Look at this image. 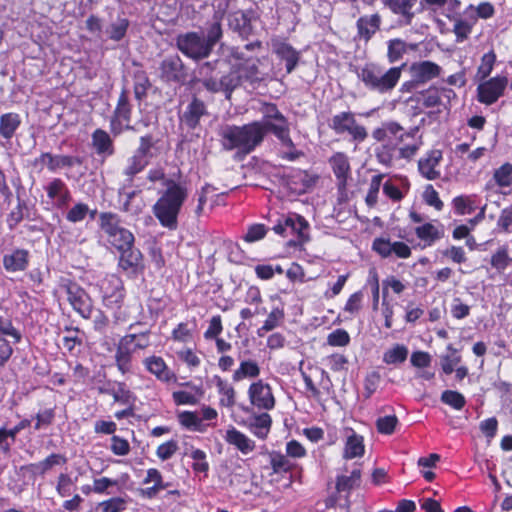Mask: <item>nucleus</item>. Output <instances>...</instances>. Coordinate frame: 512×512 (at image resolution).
<instances>
[{"label":"nucleus","mask_w":512,"mask_h":512,"mask_svg":"<svg viewBox=\"0 0 512 512\" xmlns=\"http://www.w3.org/2000/svg\"><path fill=\"white\" fill-rule=\"evenodd\" d=\"M165 190L153 206V213L163 227L175 230L178 227V215L188 197V188L182 182L168 179Z\"/></svg>","instance_id":"1"},{"label":"nucleus","mask_w":512,"mask_h":512,"mask_svg":"<svg viewBox=\"0 0 512 512\" xmlns=\"http://www.w3.org/2000/svg\"><path fill=\"white\" fill-rule=\"evenodd\" d=\"M219 136L224 150H237L242 155L251 153L265 137L260 124L254 122L243 126H222Z\"/></svg>","instance_id":"2"},{"label":"nucleus","mask_w":512,"mask_h":512,"mask_svg":"<svg viewBox=\"0 0 512 512\" xmlns=\"http://www.w3.org/2000/svg\"><path fill=\"white\" fill-rule=\"evenodd\" d=\"M153 136L147 134L139 139V146L128 156L123 164L122 174L129 183H132L135 176L141 173L150 163L151 159L156 157L157 148Z\"/></svg>","instance_id":"3"},{"label":"nucleus","mask_w":512,"mask_h":512,"mask_svg":"<svg viewBox=\"0 0 512 512\" xmlns=\"http://www.w3.org/2000/svg\"><path fill=\"white\" fill-rule=\"evenodd\" d=\"M401 71L402 67H392L383 72L378 66L367 64L360 70L358 77L369 90L386 93L396 86L401 77Z\"/></svg>","instance_id":"4"},{"label":"nucleus","mask_w":512,"mask_h":512,"mask_svg":"<svg viewBox=\"0 0 512 512\" xmlns=\"http://www.w3.org/2000/svg\"><path fill=\"white\" fill-rule=\"evenodd\" d=\"M263 118L261 121H254L260 124L264 135L272 132L283 145L292 147L293 142L289 135V125L283 114L274 104H265L262 108Z\"/></svg>","instance_id":"5"},{"label":"nucleus","mask_w":512,"mask_h":512,"mask_svg":"<svg viewBox=\"0 0 512 512\" xmlns=\"http://www.w3.org/2000/svg\"><path fill=\"white\" fill-rule=\"evenodd\" d=\"M275 233L287 237L293 235L296 238L288 241L289 246H301L309 240V224L304 217L298 214H289L279 219L273 227Z\"/></svg>","instance_id":"6"},{"label":"nucleus","mask_w":512,"mask_h":512,"mask_svg":"<svg viewBox=\"0 0 512 512\" xmlns=\"http://www.w3.org/2000/svg\"><path fill=\"white\" fill-rule=\"evenodd\" d=\"M175 41L178 50L194 61L208 58L212 53L211 48L205 42L203 34L198 32L179 34Z\"/></svg>","instance_id":"7"},{"label":"nucleus","mask_w":512,"mask_h":512,"mask_svg":"<svg viewBox=\"0 0 512 512\" xmlns=\"http://www.w3.org/2000/svg\"><path fill=\"white\" fill-rule=\"evenodd\" d=\"M330 127L337 133H349L356 141L362 142L367 138L366 129L358 125L355 116L351 112H341L333 116Z\"/></svg>","instance_id":"8"},{"label":"nucleus","mask_w":512,"mask_h":512,"mask_svg":"<svg viewBox=\"0 0 512 512\" xmlns=\"http://www.w3.org/2000/svg\"><path fill=\"white\" fill-rule=\"evenodd\" d=\"M160 77L166 82L182 83L187 77V72L182 59L178 55H169L160 63Z\"/></svg>","instance_id":"9"},{"label":"nucleus","mask_w":512,"mask_h":512,"mask_svg":"<svg viewBox=\"0 0 512 512\" xmlns=\"http://www.w3.org/2000/svg\"><path fill=\"white\" fill-rule=\"evenodd\" d=\"M67 299L73 309L82 317L88 318L91 312V300L88 294L76 283L68 282L63 285Z\"/></svg>","instance_id":"10"},{"label":"nucleus","mask_w":512,"mask_h":512,"mask_svg":"<svg viewBox=\"0 0 512 512\" xmlns=\"http://www.w3.org/2000/svg\"><path fill=\"white\" fill-rule=\"evenodd\" d=\"M506 84L507 80L500 77L492 78L480 84L477 88L478 100L487 105L493 104L503 94Z\"/></svg>","instance_id":"11"},{"label":"nucleus","mask_w":512,"mask_h":512,"mask_svg":"<svg viewBox=\"0 0 512 512\" xmlns=\"http://www.w3.org/2000/svg\"><path fill=\"white\" fill-rule=\"evenodd\" d=\"M136 339L135 334H129L122 337L117 345L115 353L116 366L122 374L131 369V358L134 349L131 347Z\"/></svg>","instance_id":"12"},{"label":"nucleus","mask_w":512,"mask_h":512,"mask_svg":"<svg viewBox=\"0 0 512 512\" xmlns=\"http://www.w3.org/2000/svg\"><path fill=\"white\" fill-rule=\"evenodd\" d=\"M119 252V267L128 275L135 276L143 271V257L138 249L131 246Z\"/></svg>","instance_id":"13"},{"label":"nucleus","mask_w":512,"mask_h":512,"mask_svg":"<svg viewBox=\"0 0 512 512\" xmlns=\"http://www.w3.org/2000/svg\"><path fill=\"white\" fill-rule=\"evenodd\" d=\"M422 103L425 107L431 108L436 106H444L450 103L451 99L456 97L455 92L449 88H435L429 89L420 93Z\"/></svg>","instance_id":"14"},{"label":"nucleus","mask_w":512,"mask_h":512,"mask_svg":"<svg viewBox=\"0 0 512 512\" xmlns=\"http://www.w3.org/2000/svg\"><path fill=\"white\" fill-rule=\"evenodd\" d=\"M249 397L251 403L262 409H272L275 404L274 397L269 385L262 381L253 383L249 388Z\"/></svg>","instance_id":"15"},{"label":"nucleus","mask_w":512,"mask_h":512,"mask_svg":"<svg viewBox=\"0 0 512 512\" xmlns=\"http://www.w3.org/2000/svg\"><path fill=\"white\" fill-rule=\"evenodd\" d=\"M412 78L418 84L426 83L440 75L441 67L431 61L415 62L410 66Z\"/></svg>","instance_id":"16"},{"label":"nucleus","mask_w":512,"mask_h":512,"mask_svg":"<svg viewBox=\"0 0 512 512\" xmlns=\"http://www.w3.org/2000/svg\"><path fill=\"white\" fill-rule=\"evenodd\" d=\"M381 17L375 13L372 15L361 16L357 22V36L360 40L368 42L372 36L380 29Z\"/></svg>","instance_id":"17"},{"label":"nucleus","mask_w":512,"mask_h":512,"mask_svg":"<svg viewBox=\"0 0 512 512\" xmlns=\"http://www.w3.org/2000/svg\"><path fill=\"white\" fill-rule=\"evenodd\" d=\"M442 159L440 150L430 151L425 158H421L418 162L419 172L428 180H435L440 177V172L436 170Z\"/></svg>","instance_id":"18"},{"label":"nucleus","mask_w":512,"mask_h":512,"mask_svg":"<svg viewBox=\"0 0 512 512\" xmlns=\"http://www.w3.org/2000/svg\"><path fill=\"white\" fill-rule=\"evenodd\" d=\"M206 114L207 111L205 104L202 101L195 98L187 106L186 110L181 116V121L187 128L196 129L199 126L201 117Z\"/></svg>","instance_id":"19"},{"label":"nucleus","mask_w":512,"mask_h":512,"mask_svg":"<svg viewBox=\"0 0 512 512\" xmlns=\"http://www.w3.org/2000/svg\"><path fill=\"white\" fill-rule=\"evenodd\" d=\"M146 369L162 382H170L175 379V374L167 367L161 357L151 356L144 360Z\"/></svg>","instance_id":"20"},{"label":"nucleus","mask_w":512,"mask_h":512,"mask_svg":"<svg viewBox=\"0 0 512 512\" xmlns=\"http://www.w3.org/2000/svg\"><path fill=\"white\" fill-rule=\"evenodd\" d=\"M224 438L228 444L235 446L242 454H249L256 447L255 442L252 439L237 430L235 427H230L226 431Z\"/></svg>","instance_id":"21"},{"label":"nucleus","mask_w":512,"mask_h":512,"mask_svg":"<svg viewBox=\"0 0 512 512\" xmlns=\"http://www.w3.org/2000/svg\"><path fill=\"white\" fill-rule=\"evenodd\" d=\"M273 51L281 60L286 62V71L291 73L298 64L299 52L290 44L281 41L273 44Z\"/></svg>","instance_id":"22"},{"label":"nucleus","mask_w":512,"mask_h":512,"mask_svg":"<svg viewBox=\"0 0 512 512\" xmlns=\"http://www.w3.org/2000/svg\"><path fill=\"white\" fill-rule=\"evenodd\" d=\"M229 26L243 38H248L254 32L251 17L242 11L229 15Z\"/></svg>","instance_id":"23"},{"label":"nucleus","mask_w":512,"mask_h":512,"mask_svg":"<svg viewBox=\"0 0 512 512\" xmlns=\"http://www.w3.org/2000/svg\"><path fill=\"white\" fill-rule=\"evenodd\" d=\"M37 161L46 164L50 171H56L63 167H71L75 163L80 164V160L72 156L56 155L50 153H42Z\"/></svg>","instance_id":"24"},{"label":"nucleus","mask_w":512,"mask_h":512,"mask_svg":"<svg viewBox=\"0 0 512 512\" xmlns=\"http://www.w3.org/2000/svg\"><path fill=\"white\" fill-rule=\"evenodd\" d=\"M3 265L7 271H23L28 265V251L23 249L15 250L12 254L5 255Z\"/></svg>","instance_id":"25"},{"label":"nucleus","mask_w":512,"mask_h":512,"mask_svg":"<svg viewBox=\"0 0 512 512\" xmlns=\"http://www.w3.org/2000/svg\"><path fill=\"white\" fill-rule=\"evenodd\" d=\"M329 163L333 172L342 185H345L348 174L350 172V164L346 154L342 152L335 153L330 159Z\"/></svg>","instance_id":"26"},{"label":"nucleus","mask_w":512,"mask_h":512,"mask_svg":"<svg viewBox=\"0 0 512 512\" xmlns=\"http://www.w3.org/2000/svg\"><path fill=\"white\" fill-rule=\"evenodd\" d=\"M92 143L98 154L110 156L114 153L113 141L110 135L102 129H96L93 132Z\"/></svg>","instance_id":"27"},{"label":"nucleus","mask_w":512,"mask_h":512,"mask_svg":"<svg viewBox=\"0 0 512 512\" xmlns=\"http://www.w3.org/2000/svg\"><path fill=\"white\" fill-rule=\"evenodd\" d=\"M363 454V437L351 430V434L347 436L343 457L345 459H353L356 457H361Z\"/></svg>","instance_id":"28"},{"label":"nucleus","mask_w":512,"mask_h":512,"mask_svg":"<svg viewBox=\"0 0 512 512\" xmlns=\"http://www.w3.org/2000/svg\"><path fill=\"white\" fill-rule=\"evenodd\" d=\"M45 189L48 197L57 199L60 205H65L70 199V192L61 179H53Z\"/></svg>","instance_id":"29"},{"label":"nucleus","mask_w":512,"mask_h":512,"mask_svg":"<svg viewBox=\"0 0 512 512\" xmlns=\"http://www.w3.org/2000/svg\"><path fill=\"white\" fill-rule=\"evenodd\" d=\"M361 481V470L360 469H354L351 472V475H340L336 478V492L342 493L346 492L349 494L354 488L360 486Z\"/></svg>","instance_id":"30"},{"label":"nucleus","mask_w":512,"mask_h":512,"mask_svg":"<svg viewBox=\"0 0 512 512\" xmlns=\"http://www.w3.org/2000/svg\"><path fill=\"white\" fill-rule=\"evenodd\" d=\"M417 0H386V5L395 14H400L405 18L406 24H410L414 13L411 11L416 5Z\"/></svg>","instance_id":"31"},{"label":"nucleus","mask_w":512,"mask_h":512,"mask_svg":"<svg viewBox=\"0 0 512 512\" xmlns=\"http://www.w3.org/2000/svg\"><path fill=\"white\" fill-rule=\"evenodd\" d=\"M99 225L108 238L117 233L118 229L122 228L119 215L112 212L100 213Z\"/></svg>","instance_id":"32"},{"label":"nucleus","mask_w":512,"mask_h":512,"mask_svg":"<svg viewBox=\"0 0 512 512\" xmlns=\"http://www.w3.org/2000/svg\"><path fill=\"white\" fill-rule=\"evenodd\" d=\"M21 121L16 113H6L0 117V135L5 139H10L19 127Z\"/></svg>","instance_id":"33"},{"label":"nucleus","mask_w":512,"mask_h":512,"mask_svg":"<svg viewBox=\"0 0 512 512\" xmlns=\"http://www.w3.org/2000/svg\"><path fill=\"white\" fill-rule=\"evenodd\" d=\"M129 27V20L127 18L118 17L111 22L105 29V33L113 41H120L126 35Z\"/></svg>","instance_id":"34"},{"label":"nucleus","mask_w":512,"mask_h":512,"mask_svg":"<svg viewBox=\"0 0 512 512\" xmlns=\"http://www.w3.org/2000/svg\"><path fill=\"white\" fill-rule=\"evenodd\" d=\"M108 241L118 250L122 251L131 248L134 243L133 234L126 228L118 229L117 233L108 238Z\"/></svg>","instance_id":"35"},{"label":"nucleus","mask_w":512,"mask_h":512,"mask_svg":"<svg viewBox=\"0 0 512 512\" xmlns=\"http://www.w3.org/2000/svg\"><path fill=\"white\" fill-rule=\"evenodd\" d=\"M204 36L205 42L211 51H213L214 46L222 39L223 30L221 26V17L218 15H214V22L209 25L207 28V32Z\"/></svg>","instance_id":"36"},{"label":"nucleus","mask_w":512,"mask_h":512,"mask_svg":"<svg viewBox=\"0 0 512 512\" xmlns=\"http://www.w3.org/2000/svg\"><path fill=\"white\" fill-rule=\"evenodd\" d=\"M490 263L491 266L498 272L501 273L505 271L512 263V258L509 256L508 247L506 245L499 247L497 251L491 256Z\"/></svg>","instance_id":"37"},{"label":"nucleus","mask_w":512,"mask_h":512,"mask_svg":"<svg viewBox=\"0 0 512 512\" xmlns=\"http://www.w3.org/2000/svg\"><path fill=\"white\" fill-rule=\"evenodd\" d=\"M408 356V349L406 346L401 344L394 345L391 349H388L383 355V361L386 364H399L403 363Z\"/></svg>","instance_id":"38"},{"label":"nucleus","mask_w":512,"mask_h":512,"mask_svg":"<svg viewBox=\"0 0 512 512\" xmlns=\"http://www.w3.org/2000/svg\"><path fill=\"white\" fill-rule=\"evenodd\" d=\"M260 374V368L254 361H242L240 367L234 372L233 380L240 381L244 378H255Z\"/></svg>","instance_id":"39"},{"label":"nucleus","mask_w":512,"mask_h":512,"mask_svg":"<svg viewBox=\"0 0 512 512\" xmlns=\"http://www.w3.org/2000/svg\"><path fill=\"white\" fill-rule=\"evenodd\" d=\"M493 178L499 187H508L512 183V164L505 163L495 170Z\"/></svg>","instance_id":"40"},{"label":"nucleus","mask_w":512,"mask_h":512,"mask_svg":"<svg viewBox=\"0 0 512 512\" xmlns=\"http://www.w3.org/2000/svg\"><path fill=\"white\" fill-rule=\"evenodd\" d=\"M441 401L456 410H461L466 404L465 397L454 390H445L441 394Z\"/></svg>","instance_id":"41"},{"label":"nucleus","mask_w":512,"mask_h":512,"mask_svg":"<svg viewBox=\"0 0 512 512\" xmlns=\"http://www.w3.org/2000/svg\"><path fill=\"white\" fill-rule=\"evenodd\" d=\"M217 388L219 393L223 396L221 404L227 407H232L235 404V391L232 386L227 384L221 378H217Z\"/></svg>","instance_id":"42"},{"label":"nucleus","mask_w":512,"mask_h":512,"mask_svg":"<svg viewBox=\"0 0 512 512\" xmlns=\"http://www.w3.org/2000/svg\"><path fill=\"white\" fill-rule=\"evenodd\" d=\"M284 313L281 309L275 308L273 309L267 319L265 320L263 326L258 330V336H263V332H269L276 328L280 321L283 319Z\"/></svg>","instance_id":"43"},{"label":"nucleus","mask_w":512,"mask_h":512,"mask_svg":"<svg viewBox=\"0 0 512 512\" xmlns=\"http://www.w3.org/2000/svg\"><path fill=\"white\" fill-rule=\"evenodd\" d=\"M453 206L459 215L472 213L475 209V203L469 196H458L453 199Z\"/></svg>","instance_id":"44"},{"label":"nucleus","mask_w":512,"mask_h":512,"mask_svg":"<svg viewBox=\"0 0 512 512\" xmlns=\"http://www.w3.org/2000/svg\"><path fill=\"white\" fill-rule=\"evenodd\" d=\"M242 75L235 71H231L227 75L221 77V86L223 92L226 93L227 98L230 97L232 91L240 85Z\"/></svg>","instance_id":"45"},{"label":"nucleus","mask_w":512,"mask_h":512,"mask_svg":"<svg viewBox=\"0 0 512 512\" xmlns=\"http://www.w3.org/2000/svg\"><path fill=\"white\" fill-rule=\"evenodd\" d=\"M406 52V43L401 39H392L388 43V59L391 63L400 60Z\"/></svg>","instance_id":"46"},{"label":"nucleus","mask_w":512,"mask_h":512,"mask_svg":"<svg viewBox=\"0 0 512 512\" xmlns=\"http://www.w3.org/2000/svg\"><path fill=\"white\" fill-rule=\"evenodd\" d=\"M415 233L421 240L433 242L440 238L439 230L431 223H425L415 229Z\"/></svg>","instance_id":"47"},{"label":"nucleus","mask_w":512,"mask_h":512,"mask_svg":"<svg viewBox=\"0 0 512 512\" xmlns=\"http://www.w3.org/2000/svg\"><path fill=\"white\" fill-rule=\"evenodd\" d=\"M398 418L395 415L379 417L376 421V427L379 433L390 435L394 432Z\"/></svg>","instance_id":"48"},{"label":"nucleus","mask_w":512,"mask_h":512,"mask_svg":"<svg viewBox=\"0 0 512 512\" xmlns=\"http://www.w3.org/2000/svg\"><path fill=\"white\" fill-rule=\"evenodd\" d=\"M101 392H105L109 395H112L115 402H120L122 404H129L132 399V394L129 390L125 388V385L122 383L118 384L117 389L112 390H101Z\"/></svg>","instance_id":"49"},{"label":"nucleus","mask_w":512,"mask_h":512,"mask_svg":"<svg viewBox=\"0 0 512 512\" xmlns=\"http://www.w3.org/2000/svg\"><path fill=\"white\" fill-rule=\"evenodd\" d=\"M88 212L89 208L86 204L77 203L67 212L66 219L69 222L77 223L84 220Z\"/></svg>","instance_id":"50"},{"label":"nucleus","mask_w":512,"mask_h":512,"mask_svg":"<svg viewBox=\"0 0 512 512\" xmlns=\"http://www.w3.org/2000/svg\"><path fill=\"white\" fill-rule=\"evenodd\" d=\"M496 56L493 52H488L483 55L481 64L478 68V75L484 79L489 76L493 69V65L495 63Z\"/></svg>","instance_id":"51"},{"label":"nucleus","mask_w":512,"mask_h":512,"mask_svg":"<svg viewBox=\"0 0 512 512\" xmlns=\"http://www.w3.org/2000/svg\"><path fill=\"white\" fill-rule=\"evenodd\" d=\"M98 508L101 512H120L125 509V501L119 497L111 498L99 503Z\"/></svg>","instance_id":"52"},{"label":"nucleus","mask_w":512,"mask_h":512,"mask_svg":"<svg viewBox=\"0 0 512 512\" xmlns=\"http://www.w3.org/2000/svg\"><path fill=\"white\" fill-rule=\"evenodd\" d=\"M350 341L349 334L343 329H337L330 333L327 342L331 346H346Z\"/></svg>","instance_id":"53"},{"label":"nucleus","mask_w":512,"mask_h":512,"mask_svg":"<svg viewBox=\"0 0 512 512\" xmlns=\"http://www.w3.org/2000/svg\"><path fill=\"white\" fill-rule=\"evenodd\" d=\"M271 417L269 414L267 413H263L261 415H258L254 418V421L253 423L251 424L253 427L257 428V429H260V430H265V432H261V431H257L255 432V434L259 437H264L267 433V431L269 430L270 426H271Z\"/></svg>","instance_id":"54"},{"label":"nucleus","mask_w":512,"mask_h":512,"mask_svg":"<svg viewBox=\"0 0 512 512\" xmlns=\"http://www.w3.org/2000/svg\"><path fill=\"white\" fill-rule=\"evenodd\" d=\"M111 450L115 455L124 456L129 453L130 446L127 440L119 436L111 438Z\"/></svg>","instance_id":"55"},{"label":"nucleus","mask_w":512,"mask_h":512,"mask_svg":"<svg viewBox=\"0 0 512 512\" xmlns=\"http://www.w3.org/2000/svg\"><path fill=\"white\" fill-rule=\"evenodd\" d=\"M178 445L175 441L171 440L166 443L161 444L156 451L157 456L161 460L170 459L173 454L177 451Z\"/></svg>","instance_id":"56"},{"label":"nucleus","mask_w":512,"mask_h":512,"mask_svg":"<svg viewBox=\"0 0 512 512\" xmlns=\"http://www.w3.org/2000/svg\"><path fill=\"white\" fill-rule=\"evenodd\" d=\"M472 26L464 20H456L453 27V32L457 37V41L465 40L471 33Z\"/></svg>","instance_id":"57"},{"label":"nucleus","mask_w":512,"mask_h":512,"mask_svg":"<svg viewBox=\"0 0 512 512\" xmlns=\"http://www.w3.org/2000/svg\"><path fill=\"white\" fill-rule=\"evenodd\" d=\"M66 463V458L61 454H51L47 458H45L43 461H40L41 469L43 473L45 474L47 471H49L52 467L56 465H63Z\"/></svg>","instance_id":"58"},{"label":"nucleus","mask_w":512,"mask_h":512,"mask_svg":"<svg viewBox=\"0 0 512 512\" xmlns=\"http://www.w3.org/2000/svg\"><path fill=\"white\" fill-rule=\"evenodd\" d=\"M381 376L378 372L373 371L368 374L365 378L364 388L366 391V397L369 398L377 389Z\"/></svg>","instance_id":"59"},{"label":"nucleus","mask_w":512,"mask_h":512,"mask_svg":"<svg viewBox=\"0 0 512 512\" xmlns=\"http://www.w3.org/2000/svg\"><path fill=\"white\" fill-rule=\"evenodd\" d=\"M179 422L186 428L190 429H197L201 424V420L198 416L195 413L188 411L179 414Z\"/></svg>","instance_id":"60"},{"label":"nucleus","mask_w":512,"mask_h":512,"mask_svg":"<svg viewBox=\"0 0 512 512\" xmlns=\"http://www.w3.org/2000/svg\"><path fill=\"white\" fill-rule=\"evenodd\" d=\"M266 235V228L263 224H254L249 227L244 239L247 242H254L262 239Z\"/></svg>","instance_id":"61"},{"label":"nucleus","mask_w":512,"mask_h":512,"mask_svg":"<svg viewBox=\"0 0 512 512\" xmlns=\"http://www.w3.org/2000/svg\"><path fill=\"white\" fill-rule=\"evenodd\" d=\"M424 199L428 205L435 207L437 210H441L443 207V202L439 199L438 193L432 185L426 187Z\"/></svg>","instance_id":"62"},{"label":"nucleus","mask_w":512,"mask_h":512,"mask_svg":"<svg viewBox=\"0 0 512 512\" xmlns=\"http://www.w3.org/2000/svg\"><path fill=\"white\" fill-rule=\"evenodd\" d=\"M271 466L275 473H280L288 471L291 465L289 460L285 456L281 454H276L273 455L271 458Z\"/></svg>","instance_id":"63"},{"label":"nucleus","mask_w":512,"mask_h":512,"mask_svg":"<svg viewBox=\"0 0 512 512\" xmlns=\"http://www.w3.org/2000/svg\"><path fill=\"white\" fill-rule=\"evenodd\" d=\"M497 226L504 232H510L512 226V210L505 208L501 211L497 221Z\"/></svg>","instance_id":"64"}]
</instances>
